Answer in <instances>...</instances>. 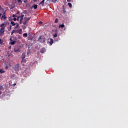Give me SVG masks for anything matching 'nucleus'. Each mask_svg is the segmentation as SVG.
Wrapping results in <instances>:
<instances>
[{"label":"nucleus","instance_id":"1","mask_svg":"<svg viewBox=\"0 0 128 128\" xmlns=\"http://www.w3.org/2000/svg\"><path fill=\"white\" fill-rule=\"evenodd\" d=\"M30 20V17H29V18L24 17V22H23V24L27 26L28 22V21Z\"/></svg>","mask_w":128,"mask_h":128},{"label":"nucleus","instance_id":"2","mask_svg":"<svg viewBox=\"0 0 128 128\" xmlns=\"http://www.w3.org/2000/svg\"><path fill=\"white\" fill-rule=\"evenodd\" d=\"M12 32H14L15 34H22V30L20 29L19 30H12Z\"/></svg>","mask_w":128,"mask_h":128},{"label":"nucleus","instance_id":"3","mask_svg":"<svg viewBox=\"0 0 128 128\" xmlns=\"http://www.w3.org/2000/svg\"><path fill=\"white\" fill-rule=\"evenodd\" d=\"M18 68H20V64H18L16 65H15L13 68L15 72H18Z\"/></svg>","mask_w":128,"mask_h":128},{"label":"nucleus","instance_id":"4","mask_svg":"<svg viewBox=\"0 0 128 128\" xmlns=\"http://www.w3.org/2000/svg\"><path fill=\"white\" fill-rule=\"evenodd\" d=\"M6 27L1 28L0 29V36H2L4 34V29Z\"/></svg>","mask_w":128,"mask_h":128},{"label":"nucleus","instance_id":"5","mask_svg":"<svg viewBox=\"0 0 128 128\" xmlns=\"http://www.w3.org/2000/svg\"><path fill=\"white\" fill-rule=\"evenodd\" d=\"M48 44H50V46H52L54 44V39L50 38L48 39Z\"/></svg>","mask_w":128,"mask_h":128},{"label":"nucleus","instance_id":"6","mask_svg":"<svg viewBox=\"0 0 128 128\" xmlns=\"http://www.w3.org/2000/svg\"><path fill=\"white\" fill-rule=\"evenodd\" d=\"M0 20H6V12H4L2 14V16H0Z\"/></svg>","mask_w":128,"mask_h":128},{"label":"nucleus","instance_id":"7","mask_svg":"<svg viewBox=\"0 0 128 128\" xmlns=\"http://www.w3.org/2000/svg\"><path fill=\"white\" fill-rule=\"evenodd\" d=\"M0 44L1 46H4V40L0 38Z\"/></svg>","mask_w":128,"mask_h":128},{"label":"nucleus","instance_id":"8","mask_svg":"<svg viewBox=\"0 0 128 128\" xmlns=\"http://www.w3.org/2000/svg\"><path fill=\"white\" fill-rule=\"evenodd\" d=\"M46 48H42L40 50V52L42 54H44V52H46Z\"/></svg>","mask_w":128,"mask_h":128},{"label":"nucleus","instance_id":"9","mask_svg":"<svg viewBox=\"0 0 128 128\" xmlns=\"http://www.w3.org/2000/svg\"><path fill=\"white\" fill-rule=\"evenodd\" d=\"M4 26H6V22H4L0 25V28H6Z\"/></svg>","mask_w":128,"mask_h":128},{"label":"nucleus","instance_id":"10","mask_svg":"<svg viewBox=\"0 0 128 128\" xmlns=\"http://www.w3.org/2000/svg\"><path fill=\"white\" fill-rule=\"evenodd\" d=\"M40 42L42 44V42H46V38H42L41 40H40Z\"/></svg>","mask_w":128,"mask_h":128},{"label":"nucleus","instance_id":"11","mask_svg":"<svg viewBox=\"0 0 128 128\" xmlns=\"http://www.w3.org/2000/svg\"><path fill=\"white\" fill-rule=\"evenodd\" d=\"M22 58H26V52H23L22 55L21 56Z\"/></svg>","mask_w":128,"mask_h":128},{"label":"nucleus","instance_id":"12","mask_svg":"<svg viewBox=\"0 0 128 128\" xmlns=\"http://www.w3.org/2000/svg\"><path fill=\"white\" fill-rule=\"evenodd\" d=\"M32 8H34V10H36L38 8V5L34 4L32 5Z\"/></svg>","mask_w":128,"mask_h":128},{"label":"nucleus","instance_id":"13","mask_svg":"<svg viewBox=\"0 0 128 128\" xmlns=\"http://www.w3.org/2000/svg\"><path fill=\"white\" fill-rule=\"evenodd\" d=\"M14 52H20V48L14 49Z\"/></svg>","mask_w":128,"mask_h":128},{"label":"nucleus","instance_id":"14","mask_svg":"<svg viewBox=\"0 0 128 128\" xmlns=\"http://www.w3.org/2000/svg\"><path fill=\"white\" fill-rule=\"evenodd\" d=\"M24 14H22L20 16V20H24Z\"/></svg>","mask_w":128,"mask_h":128},{"label":"nucleus","instance_id":"15","mask_svg":"<svg viewBox=\"0 0 128 128\" xmlns=\"http://www.w3.org/2000/svg\"><path fill=\"white\" fill-rule=\"evenodd\" d=\"M64 28V24L59 25V28Z\"/></svg>","mask_w":128,"mask_h":128},{"label":"nucleus","instance_id":"16","mask_svg":"<svg viewBox=\"0 0 128 128\" xmlns=\"http://www.w3.org/2000/svg\"><path fill=\"white\" fill-rule=\"evenodd\" d=\"M10 24H12V26H16V24L14 22H13V21H12L11 22H10Z\"/></svg>","mask_w":128,"mask_h":128},{"label":"nucleus","instance_id":"17","mask_svg":"<svg viewBox=\"0 0 128 128\" xmlns=\"http://www.w3.org/2000/svg\"><path fill=\"white\" fill-rule=\"evenodd\" d=\"M40 4H42V6H44V0H42L40 3Z\"/></svg>","mask_w":128,"mask_h":128},{"label":"nucleus","instance_id":"18","mask_svg":"<svg viewBox=\"0 0 128 128\" xmlns=\"http://www.w3.org/2000/svg\"><path fill=\"white\" fill-rule=\"evenodd\" d=\"M42 36H40L39 38H38V41L40 40H40L42 38Z\"/></svg>","mask_w":128,"mask_h":128},{"label":"nucleus","instance_id":"19","mask_svg":"<svg viewBox=\"0 0 128 128\" xmlns=\"http://www.w3.org/2000/svg\"><path fill=\"white\" fill-rule=\"evenodd\" d=\"M68 6L70 8H72V3L69 2V3H68Z\"/></svg>","mask_w":128,"mask_h":128},{"label":"nucleus","instance_id":"20","mask_svg":"<svg viewBox=\"0 0 128 128\" xmlns=\"http://www.w3.org/2000/svg\"><path fill=\"white\" fill-rule=\"evenodd\" d=\"M23 36H24V38H26V37L28 36V34H27V33H24V34H23Z\"/></svg>","mask_w":128,"mask_h":128},{"label":"nucleus","instance_id":"21","mask_svg":"<svg viewBox=\"0 0 128 128\" xmlns=\"http://www.w3.org/2000/svg\"><path fill=\"white\" fill-rule=\"evenodd\" d=\"M5 72L2 69L0 70V74H4Z\"/></svg>","mask_w":128,"mask_h":128},{"label":"nucleus","instance_id":"22","mask_svg":"<svg viewBox=\"0 0 128 128\" xmlns=\"http://www.w3.org/2000/svg\"><path fill=\"white\" fill-rule=\"evenodd\" d=\"M10 44L14 46V44H16V41H13L10 42Z\"/></svg>","mask_w":128,"mask_h":128},{"label":"nucleus","instance_id":"23","mask_svg":"<svg viewBox=\"0 0 128 128\" xmlns=\"http://www.w3.org/2000/svg\"><path fill=\"white\" fill-rule=\"evenodd\" d=\"M22 62H26V60L24 59V58H22Z\"/></svg>","mask_w":128,"mask_h":128},{"label":"nucleus","instance_id":"24","mask_svg":"<svg viewBox=\"0 0 128 128\" xmlns=\"http://www.w3.org/2000/svg\"><path fill=\"white\" fill-rule=\"evenodd\" d=\"M16 26L14 28H18V26H20V24L18 23H16Z\"/></svg>","mask_w":128,"mask_h":128},{"label":"nucleus","instance_id":"25","mask_svg":"<svg viewBox=\"0 0 128 128\" xmlns=\"http://www.w3.org/2000/svg\"><path fill=\"white\" fill-rule=\"evenodd\" d=\"M54 22H55V24H56V23L58 22V19L56 18L54 20Z\"/></svg>","mask_w":128,"mask_h":128},{"label":"nucleus","instance_id":"26","mask_svg":"<svg viewBox=\"0 0 128 128\" xmlns=\"http://www.w3.org/2000/svg\"><path fill=\"white\" fill-rule=\"evenodd\" d=\"M10 30H12V25H10V28L8 29V30L10 32Z\"/></svg>","mask_w":128,"mask_h":128},{"label":"nucleus","instance_id":"27","mask_svg":"<svg viewBox=\"0 0 128 128\" xmlns=\"http://www.w3.org/2000/svg\"><path fill=\"white\" fill-rule=\"evenodd\" d=\"M56 36H58V34L56 33H55L54 34V38H56Z\"/></svg>","mask_w":128,"mask_h":128},{"label":"nucleus","instance_id":"28","mask_svg":"<svg viewBox=\"0 0 128 128\" xmlns=\"http://www.w3.org/2000/svg\"><path fill=\"white\" fill-rule=\"evenodd\" d=\"M0 90H4V86H0Z\"/></svg>","mask_w":128,"mask_h":128},{"label":"nucleus","instance_id":"29","mask_svg":"<svg viewBox=\"0 0 128 128\" xmlns=\"http://www.w3.org/2000/svg\"><path fill=\"white\" fill-rule=\"evenodd\" d=\"M22 28L23 30H26V25H23V26H22Z\"/></svg>","mask_w":128,"mask_h":128},{"label":"nucleus","instance_id":"30","mask_svg":"<svg viewBox=\"0 0 128 128\" xmlns=\"http://www.w3.org/2000/svg\"><path fill=\"white\" fill-rule=\"evenodd\" d=\"M17 17H18V16H16V14H14L12 15V18H17Z\"/></svg>","mask_w":128,"mask_h":128},{"label":"nucleus","instance_id":"31","mask_svg":"<svg viewBox=\"0 0 128 128\" xmlns=\"http://www.w3.org/2000/svg\"><path fill=\"white\" fill-rule=\"evenodd\" d=\"M20 16H17L16 20H20Z\"/></svg>","mask_w":128,"mask_h":128},{"label":"nucleus","instance_id":"32","mask_svg":"<svg viewBox=\"0 0 128 128\" xmlns=\"http://www.w3.org/2000/svg\"><path fill=\"white\" fill-rule=\"evenodd\" d=\"M22 20H20V24H22Z\"/></svg>","mask_w":128,"mask_h":128},{"label":"nucleus","instance_id":"33","mask_svg":"<svg viewBox=\"0 0 128 128\" xmlns=\"http://www.w3.org/2000/svg\"><path fill=\"white\" fill-rule=\"evenodd\" d=\"M42 24V21L39 22L38 24Z\"/></svg>","mask_w":128,"mask_h":128},{"label":"nucleus","instance_id":"34","mask_svg":"<svg viewBox=\"0 0 128 128\" xmlns=\"http://www.w3.org/2000/svg\"><path fill=\"white\" fill-rule=\"evenodd\" d=\"M24 4H27L28 2V0H26L24 1Z\"/></svg>","mask_w":128,"mask_h":128},{"label":"nucleus","instance_id":"35","mask_svg":"<svg viewBox=\"0 0 128 128\" xmlns=\"http://www.w3.org/2000/svg\"><path fill=\"white\" fill-rule=\"evenodd\" d=\"M13 20H14V22L16 21V18H13Z\"/></svg>","mask_w":128,"mask_h":128},{"label":"nucleus","instance_id":"36","mask_svg":"<svg viewBox=\"0 0 128 128\" xmlns=\"http://www.w3.org/2000/svg\"><path fill=\"white\" fill-rule=\"evenodd\" d=\"M18 2H21V4H22V0H18Z\"/></svg>","mask_w":128,"mask_h":128},{"label":"nucleus","instance_id":"37","mask_svg":"<svg viewBox=\"0 0 128 128\" xmlns=\"http://www.w3.org/2000/svg\"><path fill=\"white\" fill-rule=\"evenodd\" d=\"M20 14V11H17V12L16 13V14Z\"/></svg>","mask_w":128,"mask_h":128},{"label":"nucleus","instance_id":"38","mask_svg":"<svg viewBox=\"0 0 128 128\" xmlns=\"http://www.w3.org/2000/svg\"><path fill=\"white\" fill-rule=\"evenodd\" d=\"M52 2H56V0H52Z\"/></svg>","mask_w":128,"mask_h":128},{"label":"nucleus","instance_id":"39","mask_svg":"<svg viewBox=\"0 0 128 128\" xmlns=\"http://www.w3.org/2000/svg\"><path fill=\"white\" fill-rule=\"evenodd\" d=\"M5 68H6V70H8V66H6L5 67Z\"/></svg>","mask_w":128,"mask_h":128},{"label":"nucleus","instance_id":"40","mask_svg":"<svg viewBox=\"0 0 128 128\" xmlns=\"http://www.w3.org/2000/svg\"><path fill=\"white\" fill-rule=\"evenodd\" d=\"M70 0H67V2H70Z\"/></svg>","mask_w":128,"mask_h":128},{"label":"nucleus","instance_id":"41","mask_svg":"<svg viewBox=\"0 0 128 128\" xmlns=\"http://www.w3.org/2000/svg\"><path fill=\"white\" fill-rule=\"evenodd\" d=\"M13 34H15V33L14 32H12H12L11 34L12 35Z\"/></svg>","mask_w":128,"mask_h":128},{"label":"nucleus","instance_id":"42","mask_svg":"<svg viewBox=\"0 0 128 128\" xmlns=\"http://www.w3.org/2000/svg\"><path fill=\"white\" fill-rule=\"evenodd\" d=\"M0 94H2V90H0Z\"/></svg>","mask_w":128,"mask_h":128},{"label":"nucleus","instance_id":"43","mask_svg":"<svg viewBox=\"0 0 128 128\" xmlns=\"http://www.w3.org/2000/svg\"><path fill=\"white\" fill-rule=\"evenodd\" d=\"M0 10H2V7L1 6H0Z\"/></svg>","mask_w":128,"mask_h":128},{"label":"nucleus","instance_id":"44","mask_svg":"<svg viewBox=\"0 0 128 128\" xmlns=\"http://www.w3.org/2000/svg\"><path fill=\"white\" fill-rule=\"evenodd\" d=\"M34 2H36V0H34Z\"/></svg>","mask_w":128,"mask_h":128},{"label":"nucleus","instance_id":"45","mask_svg":"<svg viewBox=\"0 0 128 128\" xmlns=\"http://www.w3.org/2000/svg\"><path fill=\"white\" fill-rule=\"evenodd\" d=\"M10 42H12V38H10Z\"/></svg>","mask_w":128,"mask_h":128},{"label":"nucleus","instance_id":"46","mask_svg":"<svg viewBox=\"0 0 128 128\" xmlns=\"http://www.w3.org/2000/svg\"><path fill=\"white\" fill-rule=\"evenodd\" d=\"M16 84H14V86H16Z\"/></svg>","mask_w":128,"mask_h":128}]
</instances>
